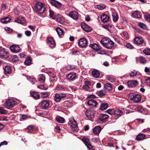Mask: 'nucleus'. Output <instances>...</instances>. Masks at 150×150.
<instances>
[{"label":"nucleus","instance_id":"1","mask_svg":"<svg viewBox=\"0 0 150 150\" xmlns=\"http://www.w3.org/2000/svg\"><path fill=\"white\" fill-rule=\"evenodd\" d=\"M100 42L106 48L110 49L114 47V43L108 38H104L102 39Z\"/></svg>","mask_w":150,"mask_h":150},{"label":"nucleus","instance_id":"2","mask_svg":"<svg viewBox=\"0 0 150 150\" xmlns=\"http://www.w3.org/2000/svg\"><path fill=\"white\" fill-rule=\"evenodd\" d=\"M35 11L39 13H42L46 10V8L44 4L42 3L39 2L35 5Z\"/></svg>","mask_w":150,"mask_h":150},{"label":"nucleus","instance_id":"3","mask_svg":"<svg viewBox=\"0 0 150 150\" xmlns=\"http://www.w3.org/2000/svg\"><path fill=\"white\" fill-rule=\"evenodd\" d=\"M68 124L71 126L72 131L76 132L78 131V127L76 122L73 118L70 120Z\"/></svg>","mask_w":150,"mask_h":150},{"label":"nucleus","instance_id":"4","mask_svg":"<svg viewBox=\"0 0 150 150\" xmlns=\"http://www.w3.org/2000/svg\"><path fill=\"white\" fill-rule=\"evenodd\" d=\"M9 53L5 49L0 47V57L6 59L9 57Z\"/></svg>","mask_w":150,"mask_h":150},{"label":"nucleus","instance_id":"5","mask_svg":"<svg viewBox=\"0 0 150 150\" xmlns=\"http://www.w3.org/2000/svg\"><path fill=\"white\" fill-rule=\"evenodd\" d=\"M50 101L49 100H43L41 102L40 108L42 109H47L51 107Z\"/></svg>","mask_w":150,"mask_h":150},{"label":"nucleus","instance_id":"6","mask_svg":"<svg viewBox=\"0 0 150 150\" xmlns=\"http://www.w3.org/2000/svg\"><path fill=\"white\" fill-rule=\"evenodd\" d=\"M83 81L84 85L82 87L83 89L84 90L89 92L92 91V89L90 87L91 85L90 82L86 80V79H84Z\"/></svg>","mask_w":150,"mask_h":150},{"label":"nucleus","instance_id":"7","mask_svg":"<svg viewBox=\"0 0 150 150\" xmlns=\"http://www.w3.org/2000/svg\"><path fill=\"white\" fill-rule=\"evenodd\" d=\"M16 103V102L14 100L12 99H8L6 102L5 107L7 108L10 109L13 107Z\"/></svg>","mask_w":150,"mask_h":150},{"label":"nucleus","instance_id":"8","mask_svg":"<svg viewBox=\"0 0 150 150\" xmlns=\"http://www.w3.org/2000/svg\"><path fill=\"white\" fill-rule=\"evenodd\" d=\"M66 94L64 93H56L55 94L54 100L56 102H59L61 99L65 98Z\"/></svg>","mask_w":150,"mask_h":150},{"label":"nucleus","instance_id":"9","mask_svg":"<svg viewBox=\"0 0 150 150\" xmlns=\"http://www.w3.org/2000/svg\"><path fill=\"white\" fill-rule=\"evenodd\" d=\"M144 41L142 37H137L134 40V43L137 45L143 44V45H145V43H144Z\"/></svg>","mask_w":150,"mask_h":150},{"label":"nucleus","instance_id":"10","mask_svg":"<svg viewBox=\"0 0 150 150\" xmlns=\"http://www.w3.org/2000/svg\"><path fill=\"white\" fill-rule=\"evenodd\" d=\"M10 49L11 52L15 53L18 52L21 50L19 46L16 45H11L10 47Z\"/></svg>","mask_w":150,"mask_h":150},{"label":"nucleus","instance_id":"11","mask_svg":"<svg viewBox=\"0 0 150 150\" xmlns=\"http://www.w3.org/2000/svg\"><path fill=\"white\" fill-rule=\"evenodd\" d=\"M88 43L87 40L84 38H81L79 39V45L82 47H86Z\"/></svg>","mask_w":150,"mask_h":150},{"label":"nucleus","instance_id":"12","mask_svg":"<svg viewBox=\"0 0 150 150\" xmlns=\"http://www.w3.org/2000/svg\"><path fill=\"white\" fill-rule=\"evenodd\" d=\"M67 79L69 81H72L76 79V74L74 72H71L67 75Z\"/></svg>","mask_w":150,"mask_h":150},{"label":"nucleus","instance_id":"13","mask_svg":"<svg viewBox=\"0 0 150 150\" xmlns=\"http://www.w3.org/2000/svg\"><path fill=\"white\" fill-rule=\"evenodd\" d=\"M142 98V96L139 94H135L134 95L131 100L135 103H138L139 102Z\"/></svg>","mask_w":150,"mask_h":150},{"label":"nucleus","instance_id":"14","mask_svg":"<svg viewBox=\"0 0 150 150\" xmlns=\"http://www.w3.org/2000/svg\"><path fill=\"white\" fill-rule=\"evenodd\" d=\"M81 26L83 30L87 32H90L92 30V28L85 23H82Z\"/></svg>","mask_w":150,"mask_h":150},{"label":"nucleus","instance_id":"15","mask_svg":"<svg viewBox=\"0 0 150 150\" xmlns=\"http://www.w3.org/2000/svg\"><path fill=\"white\" fill-rule=\"evenodd\" d=\"M128 86L130 87H134L138 84V81L135 80H131L129 81L127 83Z\"/></svg>","mask_w":150,"mask_h":150},{"label":"nucleus","instance_id":"16","mask_svg":"<svg viewBox=\"0 0 150 150\" xmlns=\"http://www.w3.org/2000/svg\"><path fill=\"white\" fill-rule=\"evenodd\" d=\"M47 43L51 48L54 47L55 46V43L52 38H49L47 39Z\"/></svg>","mask_w":150,"mask_h":150},{"label":"nucleus","instance_id":"17","mask_svg":"<svg viewBox=\"0 0 150 150\" xmlns=\"http://www.w3.org/2000/svg\"><path fill=\"white\" fill-rule=\"evenodd\" d=\"M86 114L88 118L92 119L94 117L95 113L93 110H87Z\"/></svg>","mask_w":150,"mask_h":150},{"label":"nucleus","instance_id":"18","mask_svg":"<svg viewBox=\"0 0 150 150\" xmlns=\"http://www.w3.org/2000/svg\"><path fill=\"white\" fill-rule=\"evenodd\" d=\"M87 104L91 108H94L96 107L98 104L97 102L93 99L89 100Z\"/></svg>","mask_w":150,"mask_h":150},{"label":"nucleus","instance_id":"19","mask_svg":"<svg viewBox=\"0 0 150 150\" xmlns=\"http://www.w3.org/2000/svg\"><path fill=\"white\" fill-rule=\"evenodd\" d=\"M108 116L106 114H101L99 116L98 120L100 122H104L108 118Z\"/></svg>","mask_w":150,"mask_h":150},{"label":"nucleus","instance_id":"20","mask_svg":"<svg viewBox=\"0 0 150 150\" xmlns=\"http://www.w3.org/2000/svg\"><path fill=\"white\" fill-rule=\"evenodd\" d=\"M69 16L74 19L77 20L78 18V13L75 11H72L69 13Z\"/></svg>","mask_w":150,"mask_h":150},{"label":"nucleus","instance_id":"21","mask_svg":"<svg viewBox=\"0 0 150 150\" xmlns=\"http://www.w3.org/2000/svg\"><path fill=\"white\" fill-rule=\"evenodd\" d=\"M110 17L106 14H104L102 15L100 17V19L102 22L105 23L109 21Z\"/></svg>","mask_w":150,"mask_h":150},{"label":"nucleus","instance_id":"22","mask_svg":"<svg viewBox=\"0 0 150 150\" xmlns=\"http://www.w3.org/2000/svg\"><path fill=\"white\" fill-rule=\"evenodd\" d=\"M57 21L61 24H63L65 22V19L59 14L57 15Z\"/></svg>","mask_w":150,"mask_h":150},{"label":"nucleus","instance_id":"23","mask_svg":"<svg viewBox=\"0 0 150 150\" xmlns=\"http://www.w3.org/2000/svg\"><path fill=\"white\" fill-rule=\"evenodd\" d=\"M123 114V112L122 110L118 109H116L114 110L113 115L119 117L121 116Z\"/></svg>","mask_w":150,"mask_h":150},{"label":"nucleus","instance_id":"24","mask_svg":"<svg viewBox=\"0 0 150 150\" xmlns=\"http://www.w3.org/2000/svg\"><path fill=\"white\" fill-rule=\"evenodd\" d=\"M51 3L52 5L56 8H60L62 6V4L60 2L54 0H51Z\"/></svg>","mask_w":150,"mask_h":150},{"label":"nucleus","instance_id":"25","mask_svg":"<svg viewBox=\"0 0 150 150\" xmlns=\"http://www.w3.org/2000/svg\"><path fill=\"white\" fill-rule=\"evenodd\" d=\"M89 46L91 47L93 50L96 51L100 50L101 48V47L99 45L96 44H91Z\"/></svg>","mask_w":150,"mask_h":150},{"label":"nucleus","instance_id":"26","mask_svg":"<svg viewBox=\"0 0 150 150\" xmlns=\"http://www.w3.org/2000/svg\"><path fill=\"white\" fill-rule=\"evenodd\" d=\"M56 30L58 35L60 38H62L64 36V31L61 28L58 27L56 28Z\"/></svg>","mask_w":150,"mask_h":150},{"label":"nucleus","instance_id":"27","mask_svg":"<svg viewBox=\"0 0 150 150\" xmlns=\"http://www.w3.org/2000/svg\"><path fill=\"white\" fill-rule=\"evenodd\" d=\"M30 93L33 98L35 99H38L40 98V95L36 92L32 91L30 92Z\"/></svg>","mask_w":150,"mask_h":150},{"label":"nucleus","instance_id":"28","mask_svg":"<svg viewBox=\"0 0 150 150\" xmlns=\"http://www.w3.org/2000/svg\"><path fill=\"white\" fill-rule=\"evenodd\" d=\"M101 130V127L99 126H96L93 129V133L96 134H99Z\"/></svg>","mask_w":150,"mask_h":150},{"label":"nucleus","instance_id":"29","mask_svg":"<svg viewBox=\"0 0 150 150\" xmlns=\"http://www.w3.org/2000/svg\"><path fill=\"white\" fill-rule=\"evenodd\" d=\"M4 71L5 74H9L11 72V67L9 65L6 66L4 68Z\"/></svg>","mask_w":150,"mask_h":150},{"label":"nucleus","instance_id":"30","mask_svg":"<svg viewBox=\"0 0 150 150\" xmlns=\"http://www.w3.org/2000/svg\"><path fill=\"white\" fill-rule=\"evenodd\" d=\"M145 137V135L143 134H139L137 136L136 139L138 141H141L144 139Z\"/></svg>","mask_w":150,"mask_h":150},{"label":"nucleus","instance_id":"31","mask_svg":"<svg viewBox=\"0 0 150 150\" xmlns=\"http://www.w3.org/2000/svg\"><path fill=\"white\" fill-rule=\"evenodd\" d=\"M15 21L16 22L21 24L24 23L25 22V19L23 17L17 18L16 19Z\"/></svg>","mask_w":150,"mask_h":150},{"label":"nucleus","instance_id":"32","mask_svg":"<svg viewBox=\"0 0 150 150\" xmlns=\"http://www.w3.org/2000/svg\"><path fill=\"white\" fill-rule=\"evenodd\" d=\"M32 62L31 58L30 57H28L25 59L24 64L26 65H30Z\"/></svg>","mask_w":150,"mask_h":150},{"label":"nucleus","instance_id":"33","mask_svg":"<svg viewBox=\"0 0 150 150\" xmlns=\"http://www.w3.org/2000/svg\"><path fill=\"white\" fill-rule=\"evenodd\" d=\"M92 74L93 76L95 78H97L100 76V73L97 70H94L92 71Z\"/></svg>","mask_w":150,"mask_h":150},{"label":"nucleus","instance_id":"34","mask_svg":"<svg viewBox=\"0 0 150 150\" xmlns=\"http://www.w3.org/2000/svg\"><path fill=\"white\" fill-rule=\"evenodd\" d=\"M108 104L106 103H102L100 105V109L103 110H104L108 107Z\"/></svg>","mask_w":150,"mask_h":150},{"label":"nucleus","instance_id":"35","mask_svg":"<svg viewBox=\"0 0 150 150\" xmlns=\"http://www.w3.org/2000/svg\"><path fill=\"white\" fill-rule=\"evenodd\" d=\"M104 88L109 91H111L112 89V86L109 83H106L104 85Z\"/></svg>","mask_w":150,"mask_h":150},{"label":"nucleus","instance_id":"36","mask_svg":"<svg viewBox=\"0 0 150 150\" xmlns=\"http://www.w3.org/2000/svg\"><path fill=\"white\" fill-rule=\"evenodd\" d=\"M139 61L141 63L144 64L146 62V58L143 57H140L138 58Z\"/></svg>","mask_w":150,"mask_h":150},{"label":"nucleus","instance_id":"37","mask_svg":"<svg viewBox=\"0 0 150 150\" xmlns=\"http://www.w3.org/2000/svg\"><path fill=\"white\" fill-rule=\"evenodd\" d=\"M132 16L137 18H139L141 17V15L139 11H135L132 14Z\"/></svg>","mask_w":150,"mask_h":150},{"label":"nucleus","instance_id":"38","mask_svg":"<svg viewBox=\"0 0 150 150\" xmlns=\"http://www.w3.org/2000/svg\"><path fill=\"white\" fill-rule=\"evenodd\" d=\"M99 96L100 97H102L105 95L106 93V92L104 90H101L97 93Z\"/></svg>","mask_w":150,"mask_h":150},{"label":"nucleus","instance_id":"39","mask_svg":"<svg viewBox=\"0 0 150 150\" xmlns=\"http://www.w3.org/2000/svg\"><path fill=\"white\" fill-rule=\"evenodd\" d=\"M40 94L41 97L42 98H47L50 94L49 93L47 92H41Z\"/></svg>","mask_w":150,"mask_h":150},{"label":"nucleus","instance_id":"40","mask_svg":"<svg viewBox=\"0 0 150 150\" xmlns=\"http://www.w3.org/2000/svg\"><path fill=\"white\" fill-rule=\"evenodd\" d=\"M45 80V77L42 75H40L39 76L38 81L40 83H43Z\"/></svg>","mask_w":150,"mask_h":150},{"label":"nucleus","instance_id":"41","mask_svg":"<svg viewBox=\"0 0 150 150\" xmlns=\"http://www.w3.org/2000/svg\"><path fill=\"white\" fill-rule=\"evenodd\" d=\"M56 120L58 122L61 123H64L65 121V120L63 117H57Z\"/></svg>","mask_w":150,"mask_h":150},{"label":"nucleus","instance_id":"42","mask_svg":"<svg viewBox=\"0 0 150 150\" xmlns=\"http://www.w3.org/2000/svg\"><path fill=\"white\" fill-rule=\"evenodd\" d=\"M82 141L86 145H88L90 143L89 139L87 138L83 137L82 139Z\"/></svg>","mask_w":150,"mask_h":150},{"label":"nucleus","instance_id":"43","mask_svg":"<svg viewBox=\"0 0 150 150\" xmlns=\"http://www.w3.org/2000/svg\"><path fill=\"white\" fill-rule=\"evenodd\" d=\"M132 108L135 109V110L138 111L139 112H142L144 110L143 108L140 107H138L135 106H133Z\"/></svg>","mask_w":150,"mask_h":150},{"label":"nucleus","instance_id":"44","mask_svg":"<svg viewBox=\"0 0 150 150\" xmlns=\"http://www.w3.org/2000/svg\"><path fill=\"white\" fill-rule=\"evenodd\" d=\"M97 7H96V8H98L99 10H102L105 8L106 6L105 5L103 4H100L99 5L97 6Z\"/></svg>","mask_w":150,"mask_h":150},{"label":"nucleus","instance_id":"45","mask_svg":"<svg viewBox=\"0 0 150 150\" xmlns=\"http://www.w3.org/2000/svg\"><path fill=\"white\" fill-rule=\"evenodd\" d=\"M65 88L61 85H58L56 87V90H57L60 91L64 90Z\"/></svg>","mask_w":150,"mask_h":150},{"label":"nucleus","instance_id":"46","mask_svg":"<svg viewBox=\"0 0 150 150\" xmlns=\"http://www.w3.org/2000/svg\"><path fill=\"white\" fill-rule=\"evenodd\" d=\"M137 72L135 70H134L131 71L129 74L130 76L134 77L137 75Z\"/></svg>","mask_w":150,"mask_h":150},{"label":"nucleus","instance_id":"47","mask_svg":"<svg viewBox=\"0 0 150 150\" xmlns=\"http://www.w3.org/2000/svg\"><path fill=\"white\" fill-rule=\"evenodd\" d=\"M137 25L141 28L142 29H145L146 28V25L142 23L139 22L138 23Z\"/></svg>","mask_w":150,"mask_h":150},{"label":"nucleus","instance_id":"48","mask_svg":"<svg viewBox=\"0 0 150 150\" xmlns=\"http://www.w3.org/2000/svg\"><path fill=\"white\" fill-rule=\"evenodd\" d=\"M7 111L3 107H1L0 108V113L1 114H6L7 113Z\"/></svg>","mask_w":150,"mask_h":150},{"label":"nucleus","instance_id":"49","mask_svg":"<svg viewBox=\"0 0 150 150\" xmlns=\"http://www.w3.org/2000/svg\"><path fill=\"white\" fill-rule=\"evenodd\" d=\"M38 88L42 89L44 90H47L48 88L47 86L45 85H40L38 86Z\"/></svg>","mask_w":150,"mask_h":150},{"label":"nucleus","instance_id":"50","mask_svg":"<svg viewBox=\"0 0 150 150\" xmlns=\"http://www.w3.org/2000/svg\"><path fill=\"white\" fill-rule=\"evenodd\" d=\"M145 20L148 22H150V14H147L144 15Z\"/></svg>","mask_w":150,"mask_h":150},{"label":"nucleus","instance_id":"51","mask_svg":"<svg viewBox=\"0 0 150 150\" xmlns=\"http://www.w3.org/2000/svg\"><path fill=\"white\" fill-rule=\"evenodd\" d=\"M50 16L53 19H54L55 18V16L54 14V12L52 10L49 11Z\"/></svg>","mask_w":150,"mask_h":150},{"label":"nucleus","instance_id":"52","mask_svg":"<svg viewBox=\"0 0 150 150\" xmlns=\"http://www.w3.org/2000/svg\"><path fill=\"white\" fill-rule=\"evenodd\" d=\"M143 53L147 55H150V49H146L144 50L143 51Z\"/></svg>","mask_w":150,"mask_h":150},{"label":"nucleus","instance_id":"53","mask_svg":"<svg viewBox=\"0 0 150 150\" xmlns=\"http://www.w3.org/2000/svg\"><path fill=\"white\" fill-rule=\"evenodd\" d=\"M107 78L108 80L112 83H114L115 81L114 79L110 76H108Z\"/></svg>","mask_w":150,"mask_h":150},{"label":"nucleus","instance_id":"54","mask_svg":"<svg viewBox=\"0 0 150 150\" xmlns=\"http://www.w3.org/2000/svg\"><path fill=\"white\" fill-rule=\"evenodd\" d=\"M12 58V61L13 62H16L18 60V58L16 55H13Z\"/></svg>","mask_w":150,"mask_h":150},{"label":"nucleus","instance_id":"55","mask_svg":"<svg viewBox=\"0 0 150 150\" xmlns=\"http://www.w3.org/2000/svg\"><path fill=\"white\" fill-rule=\"evenodd\" d=\"M145 82L148 86H150V77H148L146 79Z\"/></svg>","mask_w":150,"mask_h":150},{"label":"nucleus","instance_id":"56","mask_svg":"<svg viewBox=\"0 0 150 150\" xmlns=\"http://www.w3.org/2000/svg\"><path fill=\"white\" fill-rule=\"evenodd\" d=\"M112 16L113 17V20L114 21H116L118 19V16L115 14L113 13L112 15Z\"/></svg>","mask_w":150,"mask_h":150},{"label":"nucleus","instance_id":"57","mask_svg":"<svg viewBox=\"0 0 150 150\" xmlns=\"http://www.w3.org/2000/svg\"><path fill=\"white\" fill-rule=\"evenodd\" d=\"M73 68V67H72V66L70 65H68L66 67V69L68 70L72 69Z\"/></svg>","mask_w":150,"mask_h":150},{"label":"nucleus","instance_id":"58","mask_svg":"<svg viewBox=\"0 0 150 150\" xmlns=\"http://www.w3.org/2000/svg\"><path fill=\"white\" fill-rule=\"evenodd\" d=\"M4 18L5 19V21H6V23L9 21L11 19V17L9 16H8L7 17H5Z\"/></svg>","mask_w":150,"mask_h":150},{"label":"nucleus","instance_id":"59","mask_svg":"<svg viewBox=\"0 0 150 150\" xmlns=\"http://www.w3.org/2000/svg\"><path fill=\"white\" fill-rule=\"evenodd\" d=\"M7 142L6 141H4L0 143V146L3 145H7Z\"/></svg>","mask_w":150,"mask_h":150},{"label":"nucleus","instance_id":"60","mask_svg":"<svg viewBox=\"0 0 150 150\" xmlns=\"http://www.w3.org/2000/svg\"><path fill=\"white\" fill-rule=\"evenodd\" d=\"M114 110L112 109H108L107 110L108 113L113 115Z\"/></svg>","mask_w":150,"mask_h":150},{"label":"nucleus","instance_id":"61","mask_svg":"<svg viewBox=\"0 0 150 150\" xmlns=\"http://www.w3.org/2000/svg\"><path fill=\"white\" fill-rule=\"evenodd\" d=\"M5 29L8 33H11L12 31V29L9 28H7Z\"/></svg>","mask_w":150,"mask_h":150},{"label":"nucleus","instance_id":"62","mask_svg":"<svg viewBox=\"0 0 150 150\" xmlns=\"http://www.w3.org/2000/svg\"><path fill=\"white\" fill-rule=\"evenodd\" d=\"M6 8V5L4 4H2L1 5V10L2 11L5 10Z\"/></svg>","mask_w":150,"mask_h":150},{"label":"nucleus","instance_id":"63","mask_svg":"<svg viewBox=\"0 0 150 150\" xmlns=\"http://www.w3.org/2000/svg\"><path fill=\"white\" fill-rule=\"evenodd\" d=\"M25 34L27 36L29 37L30 36L31 33L30 31L27 30L25 32Z\"/></svg>","mask_w":150,"mask_h":150},{"label":"nucleus","instance_id":"64","mask_svg":"<svg viewBox=\"0 0 150 150\" xmlns=\"http://www.w3.org/2000/svg\"><path fill=\"white\" fill-rule=\"evenodd\" d=\"M126 47H127L130 49H132V48L134 47L132 46V45L129 43H127L126 44Z\"/></svg>","mask_w":150,"mask_h":150}]
</instances>
